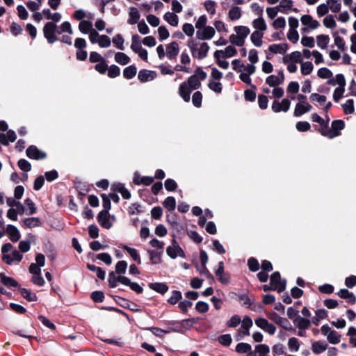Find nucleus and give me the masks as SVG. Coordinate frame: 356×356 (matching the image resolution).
<instances>
[{"instance_id": "nucleus-1", "label": "nucleus", "mask_w": 356, "mask_h": 356, "mask_svg": "<svg viewBox=\"0 0 356 356\" xmlns=\"http://www.w3.org/2000/svg\"><path fill=\"white\" fill-rule=\"evenodd\" d=\"M248 60L249 63L247 65H243V67L240 72L239 79L248 85L251 84L250 75L253 74L256 72L255 64L259 60L258 51L252 49L248 52Z\"/></svg>"}, {"instance_id": "nucleus-2", "label": "nucleus", "mask_w": 356, "mask_h": 356, "mask_svg": "<svg viewBox=\"0 0 356 356\" xmlns=\"http://www.w3.org/2000/svg\"><path fill=\"white\" fill-rule=\"evenodd\" d=\"M236 34L229 35V41L232 44L241 47L245 43V40L250 34V30L246 26H236L234 27Z\"/></svg>"}, {"instance_id": "nucleus-3", "label": "nucleus", "mask_w": 356, "mask_h": 356, "mask_svg": "<svg viewBox=\"0 0 356 356\" xmlns=\"http://www.w3.org/2000/svg\"><path fill=\"white\" fill-rule=\"evenodd\" d=\"M188 46L191 48L192 56L200 60L204 58L209 50V44L204 42H191Z\"/></svg>"}, {"instance_id": "nucleus-4", "label": "nucleus", "mask_w": 356, "mask_h": 356, "mask_svg": "<svg viewBox=\"0 0 356 356\" xmlns=\"http://www.w3.org/2000/svg\"><path fill=\"white\" fill-rule=\"evenodd\" d=\"M344 128V122L342 120H334L329 130L321 129V134L328 138H334L340 135V131Z\"/></svg>"}, {"instance_id": "nucleus-5", "label": "nucleus", "mask_w": 356, "mask_h": 356, "mask_svg": "<svg viewBox=\"0 0 356 356\" xmlns=\"http://www.w3.org/2000/svg\"><path fill=\"white\" fill-rule=\"evenodd\" d=\"M322 334L331 344H337L340 342L341 336L337 331L332 330L329 325H323L321 327Z\"/></svg>"}, {"instance_id": "nucleus-6", "label": "nucleus", "mask_w": 356, "mask_h": 356, "mask_svg": "<svg viewBox=\"0 0 356 356\" xmlns=\"http://www.w3.org/2000/svg\"><path fill=\"white\" fill-rule=\"evenodd\" d=\"M166 254L172 259H176L177 257L181 258L186 257L184 250L179 246L178 242L175 239H173L172 241V244L167 247Z\"/></svg>"}, {"instance_id": "nucleus-7", "label": "nucleus", "mask_w": 356, "mask_h": 356, "mask_svg": "<svg viewBox=\"0 0 356 356\" xmlns=\"http://www.w3.org/2000/svg\"><path fill=\"white\" fill-rule=\"evenodd\" d=\"M241 322L242 323L241 326L237 330V333L235 337L236 339L238 341L241 340L243 336L250 335L249 330L253 325L252 319L248 316H245Z\"/></svg>"}, {"instance_id": "nucleus-8", "label": "nucleus", "mask_w": 356, "mask_h": 356, "mask_svg": "<svg viewBox=\"0 0 356 356\" xmlns=\"http://www.w3.org/2000/svg\"><path fill=\"white\" fill-rule=\"evenodd\" d=\"M56 29L57 26L53 22L46 23L43 27L44 36L49 44H52L58 40V38L55 36Z\"/></svg>"}, {"instance_id": "nucleus-9", "label": "nucleus", "mask_w": 356, "mask_h": 356, "mask_svg": "<svg viewBox=\"0 0 356 356\" xmlns=\"http://www.w3.org/2000/svg\"><path fill=\"white\" fill-rule=\"evenodd\" d=\"M115 220V217L111 216L107 211H100L97 216L98 222L105 229H110Z\"/></svg>"}, {"instance_id": "nucleus-10", "label": "nucleus", "mask_w": 356, "mask_h": 356, "mask_svg": "<svg viewBox=\"0 0 356 356\" xmlns=\"http://www.w3.org/2000/svg\"><path fill=\"white\" fill-rule=\"evenodd\" d=\"M271 290H276L278 292H282L285 289L286 282L281 280L280 273L274 272L270 277Z\"/></svg>"}, {"instance_id": "nucleus-11", "label": "nucleus", "mask_w": 356, "mask_h": 356, "mask_svg": "<svg viewBox=\"0 0 356 356\" xmlns=\"http://www.w3.org/2000/svg\"><path fill=\"white\" fill-rule=\"evenodd\" d=\"M291 106L289 99L284 98L281 102L275 100L271 104V109L274 113L287 112Z\"/></svg>"}, {"instance_id": "nucleus-12", "label": "nucleus", "mask_w": 356, "mask_h": 356, "mask_svg": "<svg viewBox=\"0 0 356 356\" xmlns=\"http://www.w3.org/2000/svg\"><path fill=\"white\" fill-rule=\"evenodd\" d=\"M269 318L274 321L275 323L279 325L283 329L288 331H293L294 329L291 325V323L284 318H282L277 315L276 313H271L268 315Z\"/></svg>"}, {"instance_id": "nucleus-13", "label": "nucleus", "mask_w": 356, "mask_h": 356, "mask_svg": "<svg viewBox=\"0 0 356 356\" xmlns=\"http://www.w3.org/2000/svg\"><path fill=\"white\" fill-rule=\"evenodd\" d=\"M284 75L282 71H279L277 74L269 75L266 79V83L270 87H276L284 83Z\"/></svg>"}, {"instance_id": "nucleus-14", "label": "nucleus", "mask_w": 356, "mask_h": 356, "mask_svg": "<svg viewBox=\"0 0 356 356\" xmlns=\"http://www.w3.org/2000/svg\"><path fill=\"white\" fill-rule=\"evenodd\" d=\"M255 324L257 327L270 334H273L275 332L276 327L265 318H259L256 319Z\"/></svg>"}, {"instance_id": "nucleus-15", "label": "nucleus", "mask_w": 356, "mask_h": 356, "mask_svg": "<svg viewBox=\"0 0 356 356\" xmlns=\"http://www.w3.org/2000/svg\"><path fill=\"white\" fill-rule=\"evenodd\" d=\"M215 29L211 26H207L197 31V37L200 40H211L215 35Z\"/></svg>"}, {"instance_id": "nucleus-16", "label": "nucleus", "mask_w": 356, "mask_h": 356, "mask_svg": "<svg viewBox=\"0 0 356 356\" xmlns=\"http://www.w3.org/2000/svg\"><path fill=\"white\" fill-rule=\"evenodd\" d=\"M312 109V106L308 102L301 101L296 104L293 115L299 117L309 112Z\"/></svg>"}, {"instance_id": "nucleus-17", "label": "nucleus", "mask_w": 356, "mask_h": 356, "mask_svg": "<svg viewBox=\"0 0 356 356\" xmlns=\"http://www.w3.org/2000/svg\"><path fill=\"white\" fill-rule=\"evenodd\" d=\"M26 155L29 158L33 159H42L46 157V154L38 149L35 146H30L26 149Z\"/></svg>"}, {"instance_id": "nucleus-18", "label": "nucleus", "mask_w": 356, "mask_h": 356, "mask_svg": "<svg viewBox=\"0 0 356 356\" xmlns=\"http://www.w3.org/2000/svg\"><path fill=\"white\" fill-rule=\"evenodd\" d=\"M300 22L302 25L307 26L310 29H316L319 26V22L314 19L309 15H304L300 17Z\"/></svg>"}, {"instance_id": "nucleus-19", "label": "nucleus", "mask_w": 356, "mask_h": 356, "mask_svg": "<svg viewBox=\"0 0 356 356\" xmlns=\"http://www.w3.org/2000/svg\"><path fill=\"white\" fill-rule=\"evenodd\" d=\"M243 15L241 8L234 6H232L227 13V17L229 21L235 22L239 20Z\"/></svg>"}, {"instance_id": "nucleus-20", "label": "nucleus", "mask_w": 356, "mask_h": 356, "mask_svg": "<svg viewBox=\"0 0 356 356\" xmlns=\"http://www.w3.org/2000/svg\"><path fill=\"white\" fill-rule=\"evenodd\" d=\"M328 345L323 341H316L312 343L311 349L313 353L316 355L321 354L327 350Z\"/></svg>"}, {"instance_id": "nucleus-21", "label": "nucleus", "mask_w": 356, "mask_h": 356, "mask_svg": "<svg viewBox=\"0 0 356 356\" xmlns=\"http://www.w3.org/2000/svg\"><path fill=\"white\" fill-rule=\"evenodd\" d=\"M156 76V74L154 71L142 70L138 72V79L141 82H147L154 80Z\"/></svg>"}, {"instance_id": "nucleus-22", "label": "nucleus", "mask_w": 356, "mask_h": 356, "mask_svg": "<svg viewBox=\"0 0 356 356\" xmlns=\"http://www.w3.org/2000/svg\"><path fill=\"white\" fill-rule=\"evenodd\" d=\"M21 222L23 226L29 229L40 227L42 224L40 218L37 217H30L24 218L22 220Z\"/></svg>"}, {"instance_id": "nucleus-23", "label": "nucleus", "mask_w": 356, "mask_h": 356, "mask_svg": "<svg viewBox=\"0 0 356 356\" xmlns=\"http://www.w3.org/2000/svg\"><path fill=\"white\" fill-rule=\"evenodd\" d=\"M22 259V254L17 250H14L12 255L4 254L2 260L7 264L10 265L14 261L19 262Z\"/></svg>"}, {"instance_id": "nucleus-24", "label": "nucleus", "mask_w": 356, "mask_h": 356, "mask_svg": "<svg viewBox=\"0 0 356 356\" xmlns=\"http://www.w3.org/2000/svg\"><path fill=\"white\" fill-rule=\"evenodd\" d=\"M193 90L191 87L184 82L179 86V95L186 102L191 99V92Z\"/></svg>"}, {"instance_id": "nucleus-25", "label": "nucleus", "mask_w": 356, "mask_h": 356, "mask_svg": "<svg viewBox=\"0 0 356 356\" xmlns=\"http://www.w3.org/2000/svg\"><path fill=\"white\" fill-rule=\"evenodd\" d=\"M6 232L9 236V238L13 242H17L20 238V233L18 229L12 225H8L6 227Z\"/></svg>"}, {"instance_id": "nucleus-26", "label": "nucleus", "mask_w": 356, "mask_h": 356, "mask_svg": "<svg viewBox=\"0 0 356 356\" xmlns=\"http://www.w3.org/2000/svg\"><path fill=\"white\" fill-rule=\"evenodd\" d=\"M163 251H159L156 250H148L147 253L149 257V260L152 264H159L162 262V255Z\"/></svg>"}, {"instance_id": "nucleus-27", "label": "nucleus", "mask_w": 356, "mask_h": 356, "mask_svg": "<svg viewBox=\"0 0 356 356\" xmlns=\"http://www.w3.org/2000/svg\"><path fill=\"white\" fill-rule=\"evenodd\" d=\"M120 283L125 286H129L131 289L136 291L138 293H140L143 292V288L136 282H132L131 280L127 277H122L120 278Z\"/></svg>"}, {"instance_id": "nucleus-28", "label": "nucleus", "mask_w": 356, "mask_h": 356, "mask_svg": "<svg viewBox=\"0 0 356 356\" xmlns=\"http://www.w3.org/2000/svg\"><path fill=\"white\" fill-rule=\"evenodd\" d=\"M179 51V45L176 42H172L166 46V55L170 59L175 58Z\"/></svg>"}, {"instance_id": "nucleus-29", "label": "nucleus", "mask_w": 356, "mask_h": 356, "mask_svg": "<svg viewBox=\"0 0 356 356\" xmlns=\"http://www.w3.org/2000/svg\"><path fill=\"white\" fill-rule=\"evenodd\" d=\"M42 15L47 19H51L53 22H58L62 19V15L59 13H51L50 9L44 8L42 10Z\"/></svg>"}, {"instance_id": "nucleus-30", "label": "nucleus", "mask_w": 356, "mask_h": 356, "mask_svg": "<svg viewBox=\"0 0 356 356\" xmlns=\"http://www.w3.org/2000/svg\"><path fill=\"white\" fill-rule=\"evenodd\" d=\"M252 26L255 29V31H260V32L262 33H264L267 29V24L261 16L254 19L252 22Z\"/></svg>"}, {"instance_id": "nucleus-31", "label": "nucleus", "mask_w": 356, "mask_h": 356, "mask_svg": "<svg viewBox=\"0 0 356 356\" xmlns=\"http://www.w3.org/2000/svg\"><path fill=\"white\" fill-rule=\"evenodd\" d=\"M16 138V134L11 130L8 131L6 134L0 133V142L3 145H8L9 142H14Z\"/></svg>"}, {"instance_id": "nucleus-32", "label": "nucleus", "mask_w": 356, "mask_h": 356, "mask_svg": "<svg viewBox=\"0 0 356 356\" xmlns=\"http://www.w3.org/2000/svg\"><path fill=\"white\" fill-rule=\"evenodd\" d=\"M263 37L264 33L260 32V31H254L250 35V40L255 47H259L263 44Z\"/></svg>"}, {"instance_id": "nucleus-33", "label": "nucleus", "mask_w": 356, "mask_h": 356, "mask_svg": "<svg viewBox=\"0 0 356 356\" xmlns=\"http://www.w3.org/2000/svg\"><path fill=\"white\" fill-rule=\"evenodd\" d=\"M293 323L298 330H306L309 327L311 321L309 319L298 316L294 319Z\"/></svg>"}, {"instance_id": "nucleus-34", "label": "nucleus", "mask_w": 356, "mask_h": 356, "mask_svg": "<svg viewBox=\"0 0 356 356\" xmlns=\"http://www.w3.org/2000/svg\"><path fill=\"white\" fill-rule=\"evenodd\" d=\"M288 49V45L286 43L273 44L268 47V50L273 54H282Z\"/></svg>"}, {"instance_id": "nucleus-35", "label": "nucleus", "mask_w": 356, "mask_h": 356, "mask_svg": "<svg viewBox=\"0 0 356 356\" xmlns=\"http://www.w3.org/2000/svg\"><path fill=\"white\" fill-rule=\"evenodd\" d=\"M344 82H346L344 76L342 74H338L335 76L330 78L327 80V83L330 86L337 87Z\"/></svg>"}, {"instance_id": "nucleus-36", "label": "nucleus", "mask_w": 356, "mask_h": 356, "mask_svg": "<svg viewBox=\"0 0 356 356\" xmlns=\"http://www.w3.org/2000/svg\"><path fill=\"white\" fill-rule=\"evenodd\" d=\"M163 18L170 25L175 27L178 26L179 17L175 13L168 12L164 15Z\"/></svg>"}, {"instance_id": "nucleus-37", "label": "nucleus", "mask_w": 356, "mask_h": 356, "mask_svg": "<svg viewBox=\"0 0 356 356\" xmlns=\"http://www.w3.org/2000/svg\"><path fill=\"white\" fill-rule=\"evenodd\" d=\"M323 26L329 29H334L337 27L335 18L332 15H327L323 19Z\"/></svg>"}, {"instance_id": "nucleus-38", "label": "nucleus", "mask_w": 356, "mask_h": 356, "mask_svg": "<svg viewBox=\"0 0 356 356\" xmlns=\"http://www.w3.org/2000/svg\"><path fill=\"white\" fill-rule=\"evenodd\" d=\"M114 58L116 63L122 65H125L130 62V58L123 52L115 53Z\"/></svg>"}, {"instance_id": "nucleus-39", "label": "nucleus", "mask_w": 356, "mask_h": 356, "mask_svg": "<svg viewBox=\"0 0 356 356\" xmlns=\"http://www.w3.org/2000/svg\"><path fill=\"white\" fill-rule=\"evenodd\" d=\"M346 84V82H344L341 85L336 87L332 96L334 101L337 102L343 97V93L345 92Z\"/></svg>"}, {"instance_id": "nucleus-40", "label": "nucleus", "mask_w": 356, "mask_h": 356, "mask_svg": "<svg viewBox=\"0 0 356 356\" xmlns=\"http://www.w3.org/2000/svg\"><path fill=\"white\" fill-rule=\"evenodd\" d=\"M330 40V37L327 35L321 34L316 37L317 45L323 49L327 47Z\"/></svg>"}, {"instance_id": "nucleus-41", "label": "nucleus", "mask_w": 356, "mask_h": 356, "mask_svg": "<svg viewBox=\"0 0 356 356\" xmlns=\"http://www.w3.org/2000/svg\"><path fill=\"white\" fill-rule=\"evenodd\" d=\"M314 70V65L311 62L305 61L300 63V72L302 75L310 74Z\"/></svg>"}, {"instance_id": "nucleus-42", "label": "nucleus", "mask_w": 356, "mask_h": 356, "mask_svg": "<svg viewBox=\"0 0 356 356\" xmlns=\"http://www.w3.org/2000/svg\"><path fill=\"white\" fill-rule=\"evenodd\" d=\"M92 29V23L90 21L82 20L79 24V30L83 34L89 33Z\"/></svg>"}, {"instance_id": "nucleus-43", "label": "nucleus", "mask_w": 356, "mask_h": 356, "mask_svg": "<svg viewBox=\"0 0 356 356\" xmlns=\"http://www.w3.org/2000/svg\"><path fill=\"white\" fill-rule=\"evenodd\" d=\"M140 19V14L138 10L135 8H131L129 13L128 23L130 24H135Z\"/></svg>"}, {"instance_id": "nucleus-44", "label": "nucleus", "mask_w": 356, "mask_h": 356, "mask_svg": "<svg viewBox=\"0 0 356 356\" xmlns=\"http://www.w3.org/2000/svg\"><path fill=\"white\" fill-rule=\"evenodd\" d=\"M122 248L129 254L130 257L133 259V260L136 261L138 264H140L142 263L140 257L136 249L130 248L127 245H124Z\"/></svg>"}, {"instance_id": "nucleus-45", "label": "nucleus", "mask_w": 356, "mask_h": 356, "mask_svg": "<svg viewBox=\"0 0 356 356\" xmlns=\"http://www.w3.org/2000/svg\"><path fill=\"white\" fill-rule=\"evenodd\" d=\"M149 287L155 291H157L159 293H161L162 294L165 293L168 289V287L167 286V285L164 283H159V282H156V283H151L149 284Z\"/></svg>"}, {"instance_id": "nucleus-46", "label": "nucleus", "mask_w": 356, "mask_h": 356, "mask_svg": "<svg viewBox=\"0 0 356 356\" xmlns=\"http://www.w3.org/2000/svg\"><path fill=\"white\" fill-rule=\"evenodd\" d=\"M288 348L291 352H298L300 350V344L296 337H291L288 340Z\"/></svg>"}, {"instance_id": "nucleus-47", "label": "nucleus", "mask_w": 356, "mask_h": 356, "mask_svg": "<svg viewBox=\"0 0 356 356\" xmlns=\"http://www.w3.org/2000/svg\"><path fill=\"white\" fill-rule=\"evenodd\" d=\"M114 191L119 192L124 199H129L131 197L130 193L124 188L122 184H116L113 185Z\"/></svg>"}, {"instance_id": "nucleus-48", "label": "nucleus", "mask_w": 356, "mask_h": 356, "mask_svg": "<svg viewBox=\"0 0 356 356\" xmlns=\"http://www.w3.org/2000/svg\"><path fill=\"white\" fill-rule=\"evenodd\" d=\"M136 67L134 65H129L124 70L123 76L127 79H131L136 76Z\"/></svg>"}, {"instance_id": "nucleus-49", "label": "nucleus", "mask_w": 356, "mask_h": 356, "mask_svg": "<svg viewBox=\"0 0 356 356\" xmlns=\"http://www.w3.org/2000/svg\"><path fill=\"white\" fill-rule=\"evenodd\" d=\"M327 3L329 5V10L332 13H338L341 8V4L339 0H327Z\"/></svg>"}, {"instance_id": "nucleus-50", "label": "nucleus", "mask_w": 356, "mask_h": 356, "mask_svg": "<svg viewBox=\"0 0 356 356\" xmlns=\"http://www.w3.org/2000/svg\"><path fill=\"white\" fill-rule=\"evenodd\" d=\"M310 100L313 102H316L318 106H323L326 102V97L317 93H313L310 95Z\"/></svg>"}, {"instance_id": "nucleus-51", "label": "nucleus", "mask_w": 356, "mask_h": 356, "mask_svg": "<svg viewBox=\"0 0 356 356\" xmlns=\"http://www.w3.org/2000/svg\"><path fill=\"white\" fill-rule=\"evenodd\" d=\"M112 42L114 44V45L120 50H124V40L122 35L120 34H116L112 39Z\"/></svg>"}, {"instance_id": "nucleus-52", "label": "nucleus", "mask_w": 356, "mask_h": 356, "mask_svg": "<svg viewBox=\"0 0 356 356\" xmlns=\"http://www.w3.org/2000/svg\"><path fill=\"white\" fill-rule=\"evenodd\" d=\"M311 118L314 122L318 123L321 126V127H327L330 121L329 118L326 117V119H323L317 113H312L311 115Z\"/></svg>"}, {"instance_id": "nucleus-53", "label": "nucleus", "mask_w": 356, "mask_h": 356, "mask_svg": "<svg viewBox=\"0 0 356 356\" xmlns=\"http://www.w3.org/2000/svg\"><path fill=\"white\" fill-rule=\"evenodd\" d=\"M1 282L6 286H17V282L12 277H7L0 273Z\"/></svg>"}, {"instance_id": "nucleus-54", "label": "nucleus", "mask_w": 356, "mask_h": 356, "mask_svg": "<svg viewBox=\"0 0 356 356\" xmlns=\"http://www.w3.org/2000/svg\"><path fill=\"white\" fill-rule=\"evenodd\" d=\"M20 294L23 298L26 299L28 301H36L37 300V296L35 293H32L31 291L26 289H20Z\"/></svg>"}, {"instance_id": "nucleus-55", "label": "nucleus", "mask_w": 356, "mask_h": 356, "mask_svg": "<svg viewBox=\"0 0 356 356\" xmlns=\"http://www.w3.org/2000/svg\"><path fill=\"white\" fill-rule=\"evenodd\" d=\"M329 5L325 3H323L320 5H318L316 8V14L318 17H323L325 15H327V14L329 13Z\"/></svg>"}, {"instance_id": "nucleus-56", "label": "nucleus", "mask_w": 356, "mask_h": 356, "mask_svg": "<svg viewBox=\"0 0 356 356\" xmlns=\"http://www.w3.org/2000/svg\"><path fill=\"white\" fill-rule=\"evenodd\" d=\"M216 3L212 0L206 1L204 3L206 11L210 15L216 13Z\"/></svg>"}, {"instance_id": "nucleus-57", "label": "nucleus", "mask_w": 356, "mask_h": 356, "mask_svg": "<svg viewBox=\"0 0 356 356\" xmlns=\"http://www.w3.org/2000/svg\"><path fill=\"white\" fill-rule=\"evenodd\" d=\"M184 83L189 86L193 90L199 88L201 85V81L196 79L193 75L189 77L188 79Z\"/></svg>"}, {"instance_id": "nucleus-58", "label": "nucleus", "mask_w": 356, "mask_h": 356, "mask_svg": "<svg viewBox=\"0 0 356 356\" xmlns=\"http://www.w3.org/2000/svg\"><path fill=\"white\" fill-rule=\"evenodd\" d=\"M98 45L102 48H107L111 46V41L108 36L106 35H101L97 42Z\"/></svg>"}, {"instance_id": "nucleus-59", "label": "nucleus", "mask_w": 356, "mask_h": 356, "mask_svg": "<svg viewBox=\"0 0 356 356\" xmlns=\"http://www.w3.org/2000/svg\"><path fill=\"white\" fill-rule=\"evenodd\" d=\"M317 75L321 79L328 80L332 76V72L327 67H322L318 70Z\"/></svg>"}, {"instance_id": "nucleus-60", "label": "nucleus", "mask_w": 356, "mask_h": 356, "mask_svg": "<svg viewBox=\"0 0 356 356\" xmlns=\"http://www.w3.org/2000/svg\"><path fill=\"white\" fill-rule=\"evenodd\" d=\"M87 268L96 273L97 276L101 279L104 280L105 279V272L102 270L99 267H97L95 265L92 264H88Z\"/></svg>"}, {"instance_id": "nucleus-61", "label": "nucleus", "mask_w": 356, "mask_h": 356, "mask_svg": "<svg viewBox=\"0 0 356 356\" xmlns=\"http://www.w3.org/2000/svg\"><path fill=\"white\" fill-rule=\"evenodd\" d=\"M338 294L341 298L347 299L349 302H354L355 301V296L346 289L340 290Z\"/></svg>"}, {"instance_id": "nucleus-62", "label": "nucleus", "mask_w": 356, "mask_h": 356, "mask_svg": "<svg viewBox=\"0 0 356 356\" xmlns=\"http://www.w3.org/2000/svg\"><path fill=\"white\" fill-rule=\"evenodd\" d=\"M251 350V346L246 343H239L236 346V351L238 353H249Z\"/></svg>"}, {"instance_id": "nucleus-63", "label": "nucleus", "mask_w": 356, "mask_h": 356, "mask_svg": "<svg viewBox=\"0 0 356 356\" xmlns=\"http://www.w3.org/2000/svg\"><path fill=\"white\" fill-rule=\"evenodd\" d=\"M163 206L169 211H172L175 209L176 201L173 197H168L163 202Z\"/></svg>"}, {"instance_id": "nucleus-64", "label": "nucleus", "mask_w": 356, "mask_h": 356, "mask_svg": "<svg viewBox=\"0 0 356 356\" xmlns=\"http://www.w3.org/2000/svg\"><path fill=\"white\" fill-rule=\"evenodd\" d=\"M255 350L260 356H266L270 352V348L265 344L257 345L255 347Z\"/></svg>"}]
</instances>
